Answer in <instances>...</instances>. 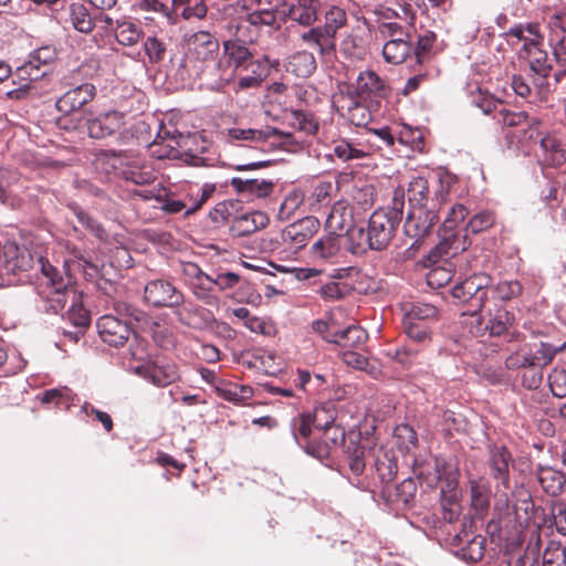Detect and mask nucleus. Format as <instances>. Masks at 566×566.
I'll return each mask as SVG.
<instances>
[{
	"label": "nucleus",
	"instance_id": "nucleus-1",
	"mask_svg": "<svg viewBox=\"0 0 566 566\" xmlns=\"http://www.w3.org/2000/svg\"><path fill=\"white\" fill-rule=\"evenodd\" d=\"M403 201L394 199L389 210H377L368 220L367 228H354L350 239L357 242V249L365 251L367 248L376 251L385 250L394 238V233L402 217Z\"/></svg>",
	"mask_w": 566,
	"mask_h": 566
},
{
	"label": "nucleus",
	"instance_id": "nucleus-2",
	"mask_svg": "<svg viewBox=\"0 0 566 566\" xmlns=\"http://www.w3.org/2000/svg\"><path fill=\"white\" fill-rule=\"evenodd\" d=\"M46 290L42 291V308L50 314L61 313L71 303L76 292L72 289V276L49 261H39Z\"/></svg>",
	"mask_w": 566,
	"mask_h": 566
},
{
	"label": "nucleus",
	"instance_id": "nucleus-3",
	"mask_svg": "<svg viewBox=\"0 0 566 566\" xmlns=\"http://www.w3.org/2000/svg\"><path fill=\"white\" fill-rule=\"evenodd\" d=\"M448 196L449 185H444L442 179L439 178L430 207H410L403 224L406 235L416 241L424 238L439 220L438 211L441 205L448 200Z\"/></svg>",
	"mask_w": 566,
	"mask_h": 566
},
{
	"label": "nucleus",
	"instance_id": "nucleus-4",
	"mask_svg": "<svg viewBox=\"0 0 566 566\" xmlns=\"http://www.w3.org/2000/svg\"><path fill=\"white\" fill-rule=\"evenodd\" d=\"M491 283L492 279L486 273H473L453 285L451 296L458 304H468L469 308L463 314H469L472 318L483 308Z\"/></svg>",
	"mask_w": 566,
	"mask_h": 566
},
{
	"label": "nucleus",
	"instance_id": "nucleus-5",
	"mask_svg": "<svg viewBox=\"0 0 566 566\" xmlns=\"http://www.w3.org/2000/svg\"><path fill=\"white\" fill-rule=\"evenodd\" d=\"M39 261L46 260L42 256L34 258L30 251L14 243L4 244L0 254V284H4V277L11 275L19 276L20 281L31 279V271H40Z\"/></svg>",
	"mask_w": 566,
	"mask_h": 566
},
{
	"label": "nucleus",
	"instance_id": "nucleus-6",
	"mask_svg": "<svg viewBox=\"0 0 566 566\" xmlns=\"http://www.w3.org/2000/svg\"><path fill=\"white\" fill-rule=\"evenodd\" d=\"M514 460L504 446L490 448L488 468L491 479L494 481L495 497L499 503L509 505V490L511 489V465Z\"/></svg>",
	"mask_w": 566,
	"mask_h": 566
},
{
	"label": "nucleus",
	"instance_id": "nucleus-7",
	"mask_svg": "<svg viewBox=\"0 0 566 566\" xmlns=\"http://www.w3.org/2000/svg\"><path fill=\"white\" fill-rule=\"evenodd\" d=\"M467 214L468 209L461 203H457L450 208L439 232L441 241L431 251L429 255L430 259L448 255L450 251H453L452 254H455L458 251H464L467 249L465 242H461L462 238H459L454 233L455 227L465 219Z\"/></svg>",
	"mask_w": 566,
	"mask_h": 566
},
{
	"label": "nucleus",
	"instance_id": "nucleus-8",
	"mask_svg": "<svg viewBox=\"0 0 566 566\" xmlns=\"http://www.w3.org/2000/svg\"><path fill=\"white\" fill-rule=\"evenodd\" d=\"M102 156L107 161H111L114 169L119 170V175L126 181L144 186L153 184L156 179L155 174L150 169L143 168L134 155L127 151L105 150Z\"/></svg>",
	"mask_w": 566,
	"mask_h": 566
},
{
	"label": "nucleus",
	"instance_id": "nucleus-9",
	"mask_svg": "<svg viewBox=\"0 0 566 566\" xmlns=\"http://www.w3.org/2000/svg\"><path fill=\"white\" fill-rule=\"evenodd\" d=\"M223 53L227 57L229 67L232 69H221L220 63L216 64V66L220 69V74L218 76L219 85L229 83L233 78L235 71H241L258 61L247 43L240 39L223 41Z\"/></svg>",
	"mask_w": 566,
	"mask_h": 566
},
{
	"label": "nucleus",
	"instance_id": "nucleus-10",
	"mask_svg": "<svg viewBox=\"0 0 566 566\" xmlns=\"http://www.w3.org/2000/svg\"><path fill=\"white\" fill-rule=\"evenodd\" d=\"M513 321L514 317L507 310L497 307L490 313L488 322H484L478 314L473 315L469 322V332L475 337L501 336L509 331Z\"/></svg>",
	"mask_w": 566,
	"mask_h": 566
},
{
	"label": "nucleus",
	"instance_id": "nucleus-11",
	"mask_svg": "<svg viewBox=\"0 0 566 566\" xmlns=\"http://www.w3.org/2000/svg\"><path fill=\"white\" fill-rule=\"evenodd\" d=\"M83 125L91 138L102 139L113 136L124 128L125 115L117 111H108L86 117Z\"/></svg>",
	"mask_w": 566,
	"mask_h": 566
},
{
	"label": "nucleus",
	"instance_id": "nucleus-12",
	"mask_svg": "<svg viewBox=\"0 0 566 566\" xmlns=\"http://www.w3.org/2000/svg\"><path fill=\"white\" fill-rule=\"evenodd\" d=\"M145 300L155 307H175L184 302L182 293L170 282L154 280L146 284L144 290Z\"/></svg>",
	"mask_w": 566,
	"mask_h": 566
},
{
	"label": "nucleus",
	"instance_id": "nucleus-13",
	"mask_svg": "<svg viewBox=\"0 0 566 566\" xmlns=\"http://www.w3.org/2000/svg\"><path fill=\"white\" fill-rule=\"evenodd\" d=\"M96 329L101 339L114 347L125 345L132 333L128 322H124L112 314L101 316L96 322Z\"/></svg>",
	"mask_w": 566,
	"mask_h": 566
},
{
	"label": "nucleus",
	"instance_id": "nucleus-14",
	"mask_svg": "<svg viewBox=\"0 0 566 566\" xmlns=\"http://www.w3.org/2000/svg\"><path fill=\"white\" fill-rule=\"evenodd\" d=\"M135 373L157 387H166L179 378L177 366L172 363L148 360L135 367Z\"/></svg>",
	"mask_w": 566,
	"mask_h": 566
},
{
	"label": "nucleus",
	"instance_id": "nucleus-15",
	"mask_svg": "<svg viewBox=\"0 0 566 566\" xmlns=\"http://www.w3.org/2000/svg\"><path fill=\"white\" fill-rule=\"evenodd\" d=\"M521 56L527 59L531 70L538 76L535 85L544 88L547 84L546 78L551 73L552 66L547 63V53L539 48L536 40L525 41L520 52Z\"/></svg>",
	"mask_w": 566,
	"mask_h": 566
},
{
	"label": "nucleus",
	"instance_id": "nucleus-16",
	"mask_svg": "<svg viewBox=\"0 0 566 566\" xmlns=\"http://www.w3.org/2000/svg\"><path fill=\"white\" fill-rule=\"evenodd\" d=\"M318 228L319 221L315 217H305L287 226L282 232V240L291 248L301 249L306 245Z\"/></svg>",
	"mask_w": 566,
	"mask_h": 566
},
{
	"label": "nucleus",
	"instance_id": "nucleus-17",
	"mask_svg": "<svg viewBox=\"0 0 566 566\" xmlns=\"http://www.w3.org/2000/svg\"><path fill=\"white\" fill-rule=\"evenodd\" d=\"M470 488V510L473 516L483 520L490 510L491 486L484 476L469 479Z\"/></svg>",
	"mask_w": 566,
	"mask_h": 566
},
{
	"label": "nucleus",
	"instance_id": "nucleus-18",
	"mask_svg": "<svg viewBox=\"0 0 566 566\" xmlns=\"http://www.w3.org/2000/svg\"><path fill=\"white\" fill-rule=\"evenodd\" d=\"M319 0H295L292 4L284 3L279 12L300 25L310 27L318 18Z\"/></svg>",
	"mask_w": 566,
	"mask_h": 566
},
{
	"label": "nucleus",
	"instance_id": "nucleus-19",
	"mask_svg": "<svg viewBox=\"0 0 566 566\" xmlns=\"http://www.w3.org/2000/svg\"><path fill=\"white\" fill-rule=\"evenodd\" d=\"M95 86L88 83L69 90L56 101V108L64 114H71L81 109L95 96Z\"/></svg>",
	"mask_w": 566,
	"mask_h": 566
},
{
	"label": "nucleus",
	"instance_id": "nucleus-20",
	"mask_svg": "<svg viewBox=\"0 0 566 566\" xmlns=\"http://www.w3.org/2000/svg\"><path fill=\"white\" fill-rule=\"evenodd\" d=\"M233 189L247 200L265 198L271 195L274 184L266 179L233 177L231 179Z\"/></svg>",
	"mask_w": 566,
	"mask_h": 566
},
{
	"label": "nucleus",
	"instance_id": "nucleus-21",
	"mask_svg": "<svg viewBox=\"0 0 566 566\" xmlns=\"http://www.w3.org/2000/svg\"><path fill=\"white\" fill-rule=\"evenodd\" d=\"M269 224V217L262 211H252L233 217L230 232L233 237H247Z\"/></svg>",
	"mask_w": 566,
	"mask_h": 566
},
{
	"label": "nucleus",
	"instance_id": "nucleus-22",
	"mask_svg": "<svg viewBox=\"0 0 566 566\" xmlns=\"http://www.w3.org/2000/svg\"><path fill=\"white\" fill-rule=\"evenodd\" d=\"M229 136L235 140H252L263 142L270 138H277L282 144L287 145L292 142V134L284 133L277 128L266 127L265 129H243V128H231L229 129Z\"/></svg>",
	"mask_w": 566,
	"mask_h": 566
},
{
	"label": "nucleus",
	"instance_id": "nucleus-23",
	"mask_svg": "<svg viewBox=\"0 0 566 566\" xmlns=\"http://www.w3.org/2000/svg\"><path fill=\"white\" fill-rule=\"evenodd\" d=\"M190 50L196 59L201 61L213 60L219 52V41L207 31H198L188 40Z\"/></svg>",
	"mask_w": 566,
	"mask_h": 566
},
{
	"label": "nucleus",
	"instance_id": "nucleus-24",
	"mask_svg": "<svg viewBox=\"0 0 566 566\" xmlns=\"http://www.w3.org/2000/svg\"><path fill=\"white\" fill-rule=\"evenodd\" d=\"M386 93L385 82L374 72H360L356 78L355 94L366 99L368 97H382Z\"/></svg>",
	"mask_w": 566,
	"mask_h": 566
},
{
	"label": "nucleus",
	"instance_id": "nucleus-25",
	"mask_svg": "<svg viewBox=\"0 0 566 566\" xmlns=\"http://www.w3.org/2000/svg\"><path fill=\"white\" fill-rule=\"evenodd\" d=\"M326 228L329 233L335 234L345 230L350 237V232L355 227H352V211L345 202L337 201L332 206L326 217Z\"/></svg>",
	"mask_w": 566,
	"mask_h": 566
},
{
	"label": "nucleus",
	"instance_id": "nucleus-26",
	"mask_svg": "<svg viewBox=\"0 0 566 566\" xmlns=\"http://www.w3.org/2000/svg\"><path fill=\"white\" fill-rule=\"evenodd\" d=\"M368 339L367 332L360 326L350 325L343 331H336L334 338L327 337V342L348 348H359Z\"/></svg>",
	"mask_w": 566,
	"mask_h": 566
},
{
	"label": "nucleus",
	"instance_id": "nucleus-27",
	"mask_svg": "<svg viewBox=\"0 0 566 566\" xmlns=\"http://www.w3.org/2000/svg\"><path fill=\"white\" fill-rule=\"evenodd\" d=\"M216 392L219 397L234 403H244L253 396V389L250 386L224 380L216 384Z\"/></svg>",
	"mask_w": 566,
	"mask_h": 566
},
{
	"label": "nucleus",
	"instance_id": "nucleus-28",
	"mask_svg": "<svg viewBox=\"0 0 566 566\" xmlns=\"http://www.w3.org/2000/svg\"><path fill=\"white\" fill-rule=\"evenodd\" d=\"M410 39H389L382 46V56L387 63L398 65L411 53Z\"/></svg>",
	"mask_w": 566,
	"mask_h": 566
},
{
	"label": "nucleus",
	"instance_id": "nucleus-29",
	"mask_svg": "<svg viewBox=\"0 0 566 566\" xmlns=\"http://www.w3.org/2000/svg\"><path fill=\"white\" fill-rule=\"evenodd\" d=\"M339 250V234L328 233L312 245L311 256L314 261H328L336 256Z\"/></svg>",
	"mask_w": 566,
	"mask_h": 566
},
{
	"label": "nucleus",
	"instance_id": "nucleus-30",
	"mask_svg": "<svg viewBox=\"0 0 566 566\" xmlns=\"http://www.w3.org/2000/svg\"><path fill=\"white\" fill-rule=\"evenodd\" d=\"M417 492V484L413 479H403L398 484H388L384 486L382 493L389 501L399 502L405 505L409 504Z\"/></svg>",
	"mask_w": 566,
	"mask_h": 566
},
{
	"label": "nucleus",
	"instance_id": "nucleus-31",
	"mask_svg": "<svg viewBox=\"0 0 566 566\" xmlns=\"http://www.w3.org/2000/svg\"><path fill=\"white\" fill-rule=\"evenodd\" d=\"M436 476L434 482H441L440 492H458L459 491V470L444 461H434Z\"/></svg>",
	"mask_w": 566,
	"mask_h": 566
},
{
	"label": "nucleus",
	"instance_id": "nucleus-32",
	"mask_svg": "<svg viewBox=\"0 0 566 566\" xmlns=\"http://www.w3.org/2000/svg\"><path fill=\"white\" fill-rule=\"evenodd\" d=\"M242 71L247 72V74L239 76L238 86L241 90H247L260 86L269 74V66L265 60L258 59L255 63H252Z\"/></svg>",
	"mask_w": 566,
	"mask_h": 566
},
{
	"label": "nucleus",
	"instance_id": "nucleus-33",
	"mask_svg": "<svg viewBox=\"0 0 566 566\" xmlns=\"http://www.w3.org/2000/svg\"><path fill=\"white\" fill-rule=\"evenodd\" d=\"M538 482L547 494L557 496L563 492L566 479L559 471L552 468H542L538 471Z\"/></svg>",
	"mask_w": 566,
	"mask_h": 566
},
{
	"label": "nucleus",
	"instance_id": "nucleus-34",
	"mask_svg": "<svg viewBox=\"0 0 566 566\" xmlns=\"http://www.w3.org/2000/svg\"><path fill=\"white\" fill-rule=\"evenodd\" d=\"M70 20L75 30L82 33H90L96 24L94 18L88 9L83 3H72L70 6Z\"/></svg>",
	"mask_w": 566,
	"mask_h": 566
},
{
	"label": "nucleus",
	"instance_id": "nucleus-35",
	"mask_svg": "<svg viewBox=\"0 0 566 566\" xmlns=\"http://www.w3.org/2000/svg\"><path fill=\"white\" fill-rule=\"evenodd\" d=\"M429 180L423 177L413 178L408 188V199L410 207H430L431 200L429 198Z\"/></svg>",
	"mask_w": 566,
	"mask_h": 566
},
{
	"label": "nucleus",
	"instance_id": "nucleus-36",
	"mask_svg": "<svg viewBox=\"0 0 566 566\" xmlns=\"http://www.w3.org/2000/svg\"><path fill=\"white\" fill-rule=\"evenodd\" d=\"M349 437L348 443L345 444V453L348 458V465L355 475H360L365 470V447L359 443V437Z\"/></svg>",
	"mask_w": 566,
	"mask_h": 566
},
{
	"label": "nucleus",
	"instance_id": "nucleus-37",
	"mask_svg": "<svg viewBox=\"0 0 566 566\" xmlns=\"http://www.w3.org/2000/svg\"><path fill=\"white\" fill-rule=\"evenodd\" d=\"M289 70L298 77H307L316 70V60L313 53L301 51L289 60Z\"/></svg>",
	"mask_w": 566,
	"mask_h": 566
},
{
	"label": "nucleus",
	"instance_id": "nucleus-38",
	"mask_svg": "<svg viewBox=\"0 0 566 566\" xmlns=\"http://www.w3.org/2000/svg\"><path fill=\"white\" fill-rule=\"evenodd\" d=\"M539 147L544 153V159L553 166H559L566 161V151L560 143L553 136L539 138Z\"/></svg>",
	"mask_w": 566,
	"mask_h": 566
},
{
	"label": "nucleus",
	"instance_id": "nucleus-39",
	"mask_svg": "<svg viewBox=\"0 0 566 566\" xmlns=\"http://www.w3.org/2000/svg\"><path fill=\"white\" fill-rule=\"evenodd\" d=\"M301 39L317 48L321 54L328 53L335 49V42L324 32L322 27L312 28L301 35Z\"/></svg>",
	"mask_w": 566,
	"mask_h": 566
},
{
	"label": "nucleus",
	"instance_id": "nucleus-40",
	"mask_svg": "<svg viewBox=\"0 0 566 566\" xmlns=\"http://www.w3.org/2000/svg\"><path fill=\"white\" fill-rule=\"evenodd\" d=\"M494 222L495 218L493 213L489 211H481L474 214L464 228V234L462 237L461 242H465V245L468 247L470 244V242H468L469 234L480 233L491 228L494 224Z\"/></svg>",
	"mask_w": 566,
	"mask_h": 566
},
{
	"label": "nucleus",
	"instance_id": "nucleus-41",
	"mask_svg": "<svg viewBox=\"0 0 566 566\" xmlns=\"http://www.w3.org/2000/svg\"><path fill=\"white\" fill-rule=\"evenodd\" d=\"M495 117H497L499 122H502L503 125L510 126V127H524V126H531V125H539V119L536 117H531L525 112H511L505 108H501Z\"/></svg>",
	"mask_w": 566,
	"mask_h": 566
},
{
	"label": "nucleus",
	"instance_id": "nucleus-42",
	"mask_svg": "<svg viewBox=\"0 0 566 566\" xmlns=\"http://www.w3.org/2000/svg\"><path fill=\"white\" fill-rule=\"evenodd\" d=\"M335 191V187L331 181H321L318 182L311 196H310V206L313 211L319 210L322 208L328 207L332 202L333 192Z\"/></svg>",
	"mask_w": 566,
	"mask_h": 566
},
{
	"label": "nucleus",
	"instance_id": "nucleus-43",
	"mask_svg": "<svg viewBox=\"0 0 566 566\" xmlns=\"http://www.w3.org/2000/svg\"><path fill=\"white\" fill-rule=\"evenodd\" d=\"M465 542L467 545L461 547L457 555L470 563L481 560L484 555L485 538L481 535H475Z\"/></svg>",
	"mask_w": 566,
	"mask_h": 566
},
{
	"label": "nucleus",
	"instance_id": "nucleus-44",
	"mask_svg": "<svg viewBox=\"0 0 566 566\" xmlns=\"http://www.w3.org/2000/svg\"><path fill=\"white\" fill-rule=\"evenodd\" d=\"M315 427L312 413L305 412L295 417L291 421V430L295 441L302 446L301 440H307L312 433V428Z\"/></svg>",
	"mask_w": 566,
	"mask_h": 566
},
{
	"label": "nucleus",
	"instance_id": "nucleus-45",
	"mask_svg": "<svg viewBox=\"0 0 566 566\" xmlns=\"http://www.w3.org/2000/svg\"><path fill=\"white\" fill-rule=\"evenodd\" d=\"M143 35L142 29L132 22H117L115 32L116 41L120 45L132 46L138 43Z\"/></svg>",
	"mask_w": 566,
	"mask_h": 566
},
{
	"label": "nucleus",
	"instance_id": "nucleus-46",
	"mask_svg": "<svg viewBox=\"0 0 566 566\" xmlns=\"http://www.w3.org/2000/svg\"><path fill=\"white\" fill-rule=\"evenodd\" d=\"M290 125L307 135H314L318 130V122L312 113L293 111L290 115Z\"/></svg>",
	"mask_w": 566,
	"mask_h": 566
},
{
	"label": "nucleus",
	"instance_id": "nucleus-47",
	"mask_svg": "<svg viewBox=\"0 0 566 566\" xmlns=\"http://www.w3.org/2000/svg\"><path fill=\"white\" fill-rule=\"evenodd\" d=\"M438 316V310L434 305L428 303H411L406 310L405 321L421 322L434 319Z\"/></svg>",
	"mask_w": 566,
	"mask_h": 566
},
{
	"label": "nucleus",
	"instance_id": "nucleus-48",
	"mask_svg": "<svg viewBox=\"0 0 566 566\" xmlns=\"http://www.w3.org/2000/svg\"><path fill=\"white\" fill-rule=\"evenodd\" d=\"M66 317L70 323L80 329H84L88 326L91 317L88 312L83 307L80 296L73 295V300L66 311Z\"/></svg>",
	"mask_w": 566,
	"mask_h": 566
},
{
	"label": "nucleus",
	"instance_id": "nucleus-49",
	"mask_svg": "<svg viewBox=\"0 0 566 566\" xmlns=\"http://www.w3.org/2000/svg\"><path fill=\"white\" fill-rule=\"evenodd\" d=\"M144 52L148 63L158 64L164 61L167 52L166 43L157 36H148L144 41Z\"/></svg>",
	"mask_w": 566,
	"mask_h": 566
},
{
	"label": "nucleus",
	"instance_id": "nucleus-50",
	"mask_svg": "<svg viewBox=\"0 0 566 566\" xmlns=\"http://www.w3.org/2000/svg\"><path fill=\"white\" fill-rule=\"evenodd\" d=\"M238 202L234 200H226L217 203L210 211L209 217L214 223H232L233 217L237 216Z\"/></svg>",
	"mask_w": 566,
	"mask_h": 566
},
{
	"label": "nucleus",
	"instance_id": "nucleus-51",
	"mask_svg": "<svg viewBox=\"0 0 566 566\" xmlns=\"http://www.w3.org/2000/svg\"><path fill=\"white\" fill-rule=\"evenodd\" d=\"M346 20V12L343 9L338 7H332L325 13V23L322 28L324 29V32L327 34V36H331L334 41L337 30L345 25Z\"/></svg>",
	"mask_w": 566,
	"mask_h": 566
},
{
	"label": "nucleus",
	"instance_id": "nucleus-52",
	"mask_svg": "<svg viewBox=\"0 0 566 566\" xmlns=\"http://www.w3.org/2000/svg\"><path fill=\"white\" fill-rule=\"evenodd\" d=\"M73 214L76 217L77 221L86 228L92 234H94L99 240H105L107 234L102 227V224L84 211L82 208L74 206L72 207Z\"/></svg>",
	"mask_w": 566,
	"mask_h": 566
},
{
	"label": "nucleus",
	"instance_id": "nucleus-53",
	"mask_svg": "<svg viewBox=\"0 0 566 566\" xmlns=\"http://www.w3.org/2000/svg\"><path fill=\"white\" fill-rule=\"evenodd\" d=\"M46 74L45 70H39L33 66L29 61L18 67L14 73H12V84L17 83H25L28 86H31V83L40 80Z\"/></svg>",
	"mask_w": 566,
	"mask_h": 566
},
{
	"label": "nucleus",
	"instance_id": "nucleus-54",
	"mask_svg": "<svg viewBox=\"0 0 566 566\" xmlns=\"http://www.w3.org/2000/svg\"><path fill=\"white\" fill-rule=\"evenodd\" d=\"M403 328L410 340L422 345L431 342V331L423 323L403 321Z\"/></svg>",
	"mask_w": 566,
	"mask_h": 566
},
{
	"label": "nucleus",
	"instance_id": "nucleus-55",
	"mask_svg": "<svg viewBox=\"0 0 566 566\" xmlns=\"http://www.w3.org/2000/svg\"><path fill=\"white\" fill-rule=\"evenodd\" d=\"M437 36L432 31H426L422 35L419 36L416 48L413 49L416 63L419 66H423V64L429 60L430 51L436 41Z\"/></svg>",
	"mask_w": 566,
	"mask_h": 566
},
{
	"label": "nucleus",
	"instance_id": "nucleus-56",
	"mask_svg": "<svg viewBox=\"0 0 566 566\" xmlns=\"http://www.w3.org/2000/svg\"><path fill=\"white\" fill-rule=\"evenodd\" d=\"M313 420L315 421V428L324 430L334 427L336 419V410L333 403H325L317 407L312 413Z\"/></svg>",
	"mask_w": 566,
	"mask_h": 566
},
{
	"label": "nucleus",
	"instance_id": "nucleus-57",
	"mask_svg": "<svg viewBox=\"0 0 566 566\" xmlns=\"http://www.w3.org/2000/svg\"><path fill=\"white\" fill-rule=\"evenodd\" d=\"M180 271L185 281L190 286L203 285V281H212V276L206 274L201 269L192 262H184L180 264Z\"/></svg>",
	"mask_w": 566,
	"mask_h": 566
},
{
	"label": "nucleus",
	"instance_id": "nucleus-58",
	"mask_svg": "<svg viewBox=\"0 0 566 566\" xmlns=\"http://www.w3.org/2000/svg\"><path fill=\"white\" fill-rule=\"evenodd\" d=\"M566 347V343L557 347L548 343H541L539 347L531 355L534 358L535 367L548 365L554 356Z\"/></svg>",
	"mask_w": 566,
	"mask_h": 566
},
{
	"label": "nucleus",
	"instance_id": "nucleus-59",
	"mask_svg": "<svg viewBox=\"0 0 566 566\" xmlns=\"http://www.w3.org/2000/svg\"><path fill=\"white\" fill-rule=\"evenodd\" d=\"M334 155L342 159L343 161H349L354 159H361L367 156V154L353 146L346 140H338L335 143L333 147Z\"/></svg>",
	"mask_w": 566,
	"mask_h": 566
},
{
	"label": "nucleus",
	"instance_id": "nucleus-60",
	"mask_svg": "<svg viewBox=\"0 0 566 566\" xmlns=\"http://www.w3.org/2000/svg\"><path fill=\"white\" fill-rule=\"evenodd\" d=\"M542 566H566V549L551 543L543 553Z\"/></svg>",
	"mask_w": 566,
	"mask_h": 566
},
{
	"label": "nucleus",
	"instance_id": "nucleus-61",
	"mask_svg": "<svg viewBox=\"0 0 566 566\" xmlns=\"http://www.w3.org/2000/svg\"><path fill=\"white\" fill-rule=\"evenodd\" d=\"M347 117L355 126H366L370 114L364 105L352 98L347 106Z\"/></svg>",
	"mask_w": 566,
	"mask_h": 566
},
{
	"label": "nucleus",
	"instance_id": "nucleus-62",
	"mask_svg": "<svg viewBox=\"0 0 566 566\" xmlns=\"http://www.w3.org/2000/svg\"><path fill=\"white\" fill-rule=\"evenodd\" d=\"M395 436L398 440L399 447L405 449L406 451H409L410 449L417 447V432L409 424L397 426L395 429Z\"/></svg>",
	"mask_w": 566,
	"mask_h": 566
},
{
	"label": "nucleus",
	"instance_id": "nucleus-63",
	"mask_svg": "<svg viewBox=\"0 0 566 566\" xmlns=\"http://www.w3.org/2000/svg\"><path fill=\"white\" fill-rule=\"evenodd\" d=\"M137 8L138 10L146 13L161 15L166 18L169 22L174 21L172 11H170L169 8L159 0H139L137 3Z\"/></svg>",
	"mask_w": 566,
	"mask_h": 566
},
{
	"label": "nucleus",
	"instance_id": "nucleus-64",
	"mask_svg": "<svg viewBox=\"0 0 566 566\" xmlns=\"http://www.w3.org/2000/svg\"><path fill=\"white\" fill-rule=\"evenodd\" d=\"M376 471L379 479L384 483V486H387L388 484H392V481L397 474V465L391 459H388L387 457L384 460L377 459Z\"/></svg>",
	"mask_w": 566,
	"mask_h": 566
}]
</instances>
